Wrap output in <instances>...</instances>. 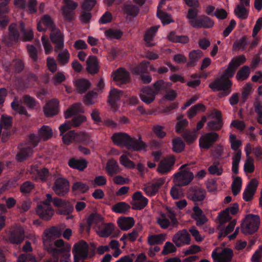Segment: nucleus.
Masks as SVG:
<instances>
[{"label": "nucleus", "instance_id": "c9c22d12", "mask_svg": "<svg viewBox=\"0 0 262 262\" xmlns=\"http://www.w3.org/2000/svg\"><path fill=\"white\" fill-rule=\"evenodd\" d=\"M117 224L121 230L126 231L134 226L135 221L132 217L123 216L118 219Z\"/></svg>", "mask_w": 262, "mask_h": 262}, {"label": "nucleus", "instance_id": "6ab92c4d", "mask_svg": "<svg viewBox=\"0 0 262 262\" xmlns=\"http://www.w3.org/2000/svg\"><path fill=\"white\" fill-rule=\"evenodd\" d=\"M113 79L117 85L122 87L129 82L130 74L127 71L120 68L114 73Z\"/></svg>", "mask_w": 262, "mask_h": 262}, {"label": "nucleus", "instance_id": "37998d69", "mask_svg": "<svg viewBox=\"0 0 262 262\" xmlns=\"http://www.w3.org/2000/svg\"><path fill=\"white\" fill-rule=\"evenodd\" d=\"M158 30V26H154L148 30L144 35V40L146 42L147 46L151 47L154 46L150 42L153 40L156 32Z\"/></svg>", "mask_w": 262, "mask_h": 262}, {"label": "nucleus", "instance_id": "c03bdc74", "mask_svg": "<svg viewBox=\"0 0 262 262\" xmlns=\"http://www.w3.org/2000/svg\"><path fill=\"white\" fill-rule=\"evenodd\" d=\"M20 32L22 34L21 39L24 41H31L34 37L33 32L32 30L26 31L23 23H20L19 25Z\"/></svg>", "mask_w": 262, "mask_h": 262}, {"label": "nucleus", "instance_id": "f03ea898", "mask_svg": "<svg viewBox=\"0 0 262 262\" xmlns=\"http://www.w3.org/2000/svg\"><path fill=\"white\" fill-rule=\"evenodd\" d=\"M189 24L195 29H211L214 25L213 19L208 16L203 14L198 15V10L195 9H189L186 15Z\"/></svg>", "mask_w": 262, "mask_h": 262}, {"label": "nucleus", "instance_id": "20e7f679", "mask_svg": "<svg viewBox=\"0 0 262 262\" xmlns=\"http://www.w3.org/2000/svg\"><path fill=\"white\" fill-rule=\"evenodd\" d=\"M62 234V231L60 229L56 227H52L47 229L44 232V236L43 237V245L46 247L48 252L49 249L52 246L57 249L61 248L62 246H66L63 240L61 239H57L55 241L53 238L59 237Z\"/></svg>", "mask_w": 262, "mask_h": 262}, {"label": "nucleus", "instance_id": "69168bd1", "mask_svg": "<svg viewBox=\"0 0 262 262\" xmlns=\"http://www.w3.org/2000/svg\"><path fill=\"white\" fill-rule=\"evenodd\" d=\"M234 13L241 19L247 18L248 15V11L246 8L239 5L236 6Z\"/></svg>", "mask_w": 262, "mask_h": 262}, {"label": "nucleus", "instance_id": "9b49d317", "mask_svg": "<svg viewBox=\"0 0 262 262\" xmlns=\"http://www.w3.org/2000/svg\"><path fill=\"white\" fill-rule=\"evenodd\" d=\"M219 135L213 132L202 135L199 139V146L201 148L208 149L217 140Z\"/></svg>", "mask_w": 262, "mask_h": 262}, {"label": "nucleus", "instance_id": "49530a36", "mask_svg": "<svg viewBox=\"0 0 262 262\" xmlns=\"http://www.w3.org/2000/svg\"><path fill=\"white\" fill-rule=\"evenodd\" d=\"M250 74V68L247 66H244L237 72L236 78L238 81H244L249 77Z\"/></svg>", "mask_w": 262, "mask_h": 262}, {"label": "nucleus", "instance_id": "2eb2a0df", "mask_svg": "<svg viewBox=\"0 0 262 262\" xmlns=\"http://www.w3.org/2000/svg\"><path fill=\"white\" fill-rule=\"evenodd\" d=\"M69 182L64 178H57L53 186L54 192L58 195L63 196L69 190Z\"/></svg>", "mask_w": 262, "mask_h": 262}, {"label": "nucleus", "instance_id": "2f4dec72", "mask_svg": "<svg viewBox=\"0 0 262 262\" xmlns=\"http://www.w3.org/2000/svg\"><path fill=\"white\" fill-rule=\"evenodd\" d=\"M68 165L71 168L83 171L87 167L88 162L83 159L72 158L68 161Z\"/></svg>", "mask_w": 262, "mask_h": 262}, {"label": "nucleus", "instance_id": "8fccbe9b", "mask_svg": "<svg viewBox=\"0 0 262 262\" xmlns=\"http://www.w3.org/2000/svg\"><path fill=\"white\" fill-rule=\"evenodd\" d=\"M124 11L128 15L135 17L138 15L140 8L135 5L126 4L124 6Z\"/></svg>", "mask_w": 262, "mask_h": 262}, {"label": "nucleus", "instance_id": "ea45409f", "mask_svg": "<svg viewBox=\"0 0 262 262\" xmlns=\"http://www.w3.org/2000/svg\"><path fill=\"white\" fill-rule=\"evenodd\" d=\"M149 64L150 62L148 61H142L138 65L134 68L133 71L138 75L147 73L149 71Z\"/></svg>", "mask_w": 262, "mask_h": 262}, {"label": "nucleus", "instance_id": "393cba45", "mask_svg": "<svg viewBox=\"0 0 262 262\" xmlns=\"http://www.w3.org/2000/svg\"><path fill=\"white\" fill-rule=\"evenodd\" d=\"M257 186L258 182L256 179H253L250 181L243 194V199L245 201L249 202L253 199Z\"/></svg>", "mask_w": 262, "mask_h": 262}, {"label": "nucleus", "instance_id": "bb28decb", "mask_svg": "<svg viewBox=\"0 0 262 262\" xmlns=\"http://www.w3.org/2000/svg\"><path fill=\"white\" fill-rule=\"evenodd\" d=\"M59 101L56 99H52L48 101L43 107V112L47 117H52L58 114Z\"/></svg>", "mask_w": 262, "mask_h": 262}, {"label": "nucleus", "instance_id": "c756f323", "mask_svg": "<svg viewBox=\"0 0 262 262\" xmlns=\"http://www.w3.org/2000/svg\"><path fill=\"white\" fill-rule=\"evenodd\" d=\"M156 93L154 90L148 86L144 87L141 90L140 97L142 101L146 104H150L155 99Z\"/></svg>", "mask_w": 262, "mask_h": 262}, {"label": "nucleus", "instance_id": "864d4df0", "mask_svg": "<svg viewBox=\"0 0 262 262\" xmlns=\"http://www.w3.org/2000/svg\"><path fill=\"white\" fill-rule=\"evenodd\" d=\"M172 149L177 153L182 151L185 148V144L180 137L174 138L172 141Z\"/></svg>", "mask_w": 262, "mask_h": 262}, {"label": "nucleus", "instance_id": "de8ad7c7", "mask_svg": "<svg viewBox=\"0 0 262 262\" xmlns=\"http://www.w3.org/2000/svg\"><path fill=\"white\" fill-rule=\"evenodd\" d=\"M249 43L247 36L244 35L234 42L233 49L234 50L241 49L242 51H244Z\"/></svg>", "mask_w": 262, "mask_h": 262}, {"label": "nucleus", "instance_id": "dca6fc26", "mask_svg": "<svg viewBox=\"0 0 262 262\" xmlns=\"http://www.w3.org/2000/svg\"><path fill=\"white\" fill-rule=\"evenodd\" d=\"M71 246L67 245L62 246L61 248L57 249L53 246L50 247L49 252L52 253L54 256H61L62 258L60 262H69L70 257Z\"/></svg>", "mask_w": 262, "mask_h": 262}, {"label": "nucleus", "instance_id": "79ce46f5", "mask_svg": "<svg viewBox=\"0 0 262 262\" xmlns=\"http://www.w3.org/2000/svg\"><path fill=\"white\" fill-rule=\"evenodd\" d=\"M168 39L173 42L186 43L189 42V38L186 35H177L174 31L171 32L168 36Z\"/></svg>", "mask_w": 262, "mask_h": 262}, {"label": "nucleus", "instance_id": "bf43d9fd", "mask_svg": "<svg viewBox=\"0 0 262 262\" xmlns=\"http://www.w3.org/2000/svg\"><path fill=\"white\" fill-rule=\"evenodd\" d=\"M206 110L205 106L202 103H198L192 106L188 111V117L192 118L199 111L205 112Z\"/></svg>", "mask_w": 262, "mask_h": 262}, {"label": "nucleus", "instance_id": "4d7b16f0", "mask_svg": "<svg viewBox=\"0 0 262 262\" xmlns=\"http://www.w3.org/2000/svg\"><path fill=\"white\" fill-rule=\"evenodd\" d=\"M11 105L12 108L19 114L24 115L27 117L29 116L26 108L20 105L19 102L16 100L15 99L11 102Z\"/></svg>", "mask_w": 262, "mask_h": 262}, {"label": "nucleus", "instance_id": "f8f14e48", "mask_svg": "<svg viewBox=\"0 0 262 262\" xmlns=\"http://www.w3.org/2000/svg\"><path fill=\"white\" fill-rule=\"evenodd\" d=\"M64 5L62 10L64 19L68 21H71L74 19V10L78 7V3L73 0H63Z\"/></svg>", "mask_w": 262, "mask_h": 262}, {"label": "nucleus", "instance_id": "412c9836", "mask_svg": "<svg viewBox=\"0 0 262 262\" xmlns=\"http://www.w3.org/2000/svg\"><path fill=\"white\" fill-rule=\"evenodd\" d=\"M36 212L40 217L45 221L50 220L54 213V210L51 205L47 203L38 204Z\"/></svg>", "mask_w": 262, "mask_h": 262}, {"label": "nucleus", "instance_id": "6e6552de", "mask_svg": "<svg viewBox=\"0 0 262 262\" xmlns=\"http://www.w3.org/2000/svg\"><path fill=\"white\" fill-rule=\"evenodd\" d=\"M53 136L52 128L48 125H42L38 132V135L31 134L29 136L30 142L34 146H37L41 140L45 141L51 139Z\"/></svg>", "mask_w": 262, "mask_h": 262}, {"label": "nucleus", "instance_id": "603ef678", "mask_svg": "<svg viewBox=\"0 0 262 262\" xmlns=\"http://www.w3.org/2000/svg\"><path fill=\"white\" fill-rule=\"evenodd\" d=\"M12 124V119L11 117L5 115H3L1 117L0 121V137L3 128L4 129H8V128L11 127Z\"/></svg>", "mask_w": 262, "mask_h": 262}, {"label": "nucleus", "instance_id": "b1692460", "mask_svg": "<svg viewBox=\"0 0 262 262\" xmlns=\"http://www.w3.org/2000/svg\"><path fill=\"white\" fill-rule=\"evenodd\" d=\"M54 205L58 208V212L60 214H69L74 209L73 206L70 202L61 199H55L54 200Z\"/></svg>", "mask_w": 262, "mask_h": 262}, {"label": "nucleus", "instance_id": "0eeeda50", "mask_svg": "<svg viewBox=\"0 0 262 262\" xmlns=\"http://www.w3.org/2000/svg\"><path fill=\"white\" fill-rule=\"evenodd\" d=\"M259 223V216L249 214L242 224V232L245 234H252L258 230Z\"/></svg>", "mask_w": 262, "mask_h": 262}, {"label": "nucleus", "instance_id": "a18cd8bd", "mask_svg": "<svg viewBox=\"0 0 262 262\" xmlns=\"http://www.w3.org/2000/svg\"><path fill=\"white\" fill-rule=\"evenodd\" d=\"M104 34L107 38L110 40L119 39L123 35V32L120 30L114 29H107L105 31Z\"/></svg>", "mask_w": 262, "mask_h": 262}, {"label": "nucleus", "instance_id": "13d9d810", "mask_svg": "<svg viewBox=\"0 0 262 262\" xmlns=\"http://www.w3.org/2000/svg\"><path fill=\"white\" fill-rule=\"evenodd\" d=\"M35 185L30 181H26L20 186L19 190L24 194H29L34 189Z\"/></svg>", "mask_w": 262, "mask_h": 262}, {"label": "nucleus", "instance_id": "5701e85b", "mask_svg": "<svg viewBox=\"0 0 262 262\" xmlns=\"http://www.w3.org/2000/svg\"><path fill=\"white\" fill-rule=\"evenodd\" d=\"M175 162L176 159L174 156L167 157L160 162L157 170L163 174L168 173L172 169Z\"/></svg>", "mask_w": 262, "mask_h": 262}, {"label": "nucleus", "instance_id": "f3484780", "mask_svg": "<svg viewBox=\"0 0 262 262\" xmlns=\"http://www.w3.org/2000/svg\"><path fill=\"white\" fill-rule=\"evenodd\" d=\"M131 204L132 208L134 210L143 209L148 203V199L144 196L141 191L135 192L132 196Z\"/></svg>", "mask_w": 262, "mask_h": 262}, {"label": "nucleus", "instance_id": "4be33fe9", "mask_svg": "<svg viewBox=\"0 0 262 262\" xmlns=\"http://www.w3.org/2000/svg\"><path fill=\"white\" fill-rule=\"evenodd\" d=\"M238 211V205L237 203H234L233 205L227 208L225 210L222 211L219 215V221L221 225L229 222L231 220V216L230 213L234 215Z\"/></svg>", "mask_w": 262, "mask_h": 262}, {"label": "nucleus", "instance_id": "052dcab7", "mask_svg": "<svg viewBox=\"0 0 262 262\" xmlns=\"http://www.w3.org/2000/svg\"><path fill=\"white\" fill-rule=\"evenodd\" d=\"M34 171L36 172L37 177L42 182H46L48 178L51 176V173L48 169L46 168L41 169L36 168L34 169Z\"/></svg>", "mask_w": 262, "mask_h": 262}, {"label": "nucleus", "instance_id": "39448f33", "mask_svg": "<svg viewBox=\"0 0 262 262\" xmlns=\"http://www.w3.org/2000/svg\"><path fill=\"white\" fill-rule=\"evenodd\" d=\"M194 178V175L188 164L182 165L179 171L173 174V181L178 185L185 186L189 184Z\"/></svg>", "mask_w": 262, "mask_h": 262}, {"label": "nucleus", "instance_id": "9d476101", "mask_svg": "<svg viewBox=\"0 0 262 262\" xmlns=\"http://www.w3.org/2000/svg\"><path fill=\"white\" fill-rule=\"evenodd\" d=\"M74 255V262L77 260H85L88 258V244L84 241L76 243L72 250Z\"/></svg>", "mask_w": 262, "mask_h": 262}, {"label": "nucleus", "instance_id": "e433bc0d", "mask_svg": "<svg viewBox=\"0 0 262 262\" xmlns=\"http://www.w3.org/2000/svg\"><path fill=\"white\" fill-rule=\"evenodd\" d=\"M124 95V92L115 88L111 89L108 96V103L112 107H115L116 102Z\"/></svg>", "mask_w": 262, "mask_h": 262}, {"label": "nucleus", "instance_id": "f704fd0d", "mask_svg": "<svg viewBox=\"0 0 262 262\" xmlns=\"http://www.w3.org/2000/svg\"><path fill=\"white\" fill-rule=\"evenodd\" d=\"M105 169L110 176H113L120 172L119 165L115 159H109L106 164Z\"/></svg>", "mask_w": 262, "mask_h": 262}, {"label": "nucleus", "instance_id": "5fc2aeb1", "mask_svg": "<svg viewBox=\"0 0 262 262\" xmlns=\"http://www.w3.org/2000/svg\"><path fill=\"white\" fill-rule=\"evenodd\" d=\"M165 239V235L160 234L158 235H150L148 237V243L149 245L161 244Z\"/></svg>", "mask_w": 262, "mask_h": 262}, {"label": "nucleus", "instance_id": "f257e3e1", "mask_svg": "<svg viewBox=\"0 0 262 262\" xmlns=\"http://www.w3.org/2000/svg\"><path fill=\"white\" fill-rule=\"evenodd\" d=\"M246 61L245 55H241L233 58L228 64L227 69L224 74L211 83L209 86L213 91H223L220 93V97H226L231 92L232 81L229 78L234 76L237 68Z\"/></svg>", "mask_w": 262, "mask_h": 262}, {"label": "nucleus", "instance_id": "4c0bfd02", "mask_svg": "<svg viewBox=\"0 0 262 262\" xmlns=\"http://www.w3.org/2000/svg\"><path fill=\"white\" fill-rule=\"evenodd\" d=\"M82 104L80 103H76L73 104L71 107L68 108L64 113L66 119L71 118L73 115L79 113H83Z\"/></svg>", "mask_w": 262, "mask_h": 262}, {"label": "nucleus", "instance_id": "ddd939ff", "mask_svg": "<svg viewBox=\"0 0 262 262\" xmlns=\"http://www.w3.org/2000/svg\"><path fill=\"white\" fill-rule=\"evenodd\" d=\"M50 37L51 41L55 45V50H61L64 47V35L57 27L51 31Z\"/></svg>", "mask_w": 262, "mask_h": 262}, {"label": "nucleus", "instance_id": "7c9ffc66", "mask_svg": "<svg viewBox=\"0 0 262 262\" xmlns=\"http://www.w3.org/2000/svg\"><path fill=\"white\" fill-rule=\"evenodd\" d=\"M14 3L15 5L18 6L21 9H25L27 7L31 13H34L37 11L36 0H29L28 4L26 0H15Z\"/></svg>", "mask_w": 262, "mask_h": 262}, {"label": "nucleus", "instance_id": "c85d7f7f", "mask_svg": "<svg viewBox=\"0 0 262 262\" xmlns=\"http://www.w3.org/2000/svg\"><path fill=\"white\" fill-rule=\"evenodd\" d=\"M24 239L25 233L21 228H16L10 232L9 240L11 243L18 245L22 243Z\"/></svg>", "mask_w": 262, "mask_h": 262}, {"label": "nucleus", "instance_id": "cd10ccee", "mask_svg": "<svg viewBox=\"0 0 262 262\" xmlns=\"http://www.w3.org/2000/svg\"><path fill=\"white\" fill-rule=\"evenodd\" d=\"M205 191L198 186L192 187L188 194L189 198L194 202L203 201L205 198Z\"/></svg>", "mask_w": 262, "mask_h": 262}, {"label": "nucleus", "instance_id": "a19ab883", "mask_svg": "<svg viewBox=\"0 0 262 262\" xmlns=\"http://www.w3.org/2000/svg\"><path fill=\"white\" fill-rule=\"evenodd\" d=\"M19 28L15 23L11 24L9 27V37L11 41H17L20 38Z\"/></svg>", "mask_w": 262, "mask_h": 262}, {"label": "nucleus", "instance_id": "4468645a", "mask_svg": "<svg viewBox=\"0 0 262 262\" xmlns=\"http://www.w3.org/2000/svg\"><path fill=\"white\" fill-rule=\"evenodd\" d=\"M190 235L186 229L179 231L172 237V241L178 247L190 244Z\"/></svg>", "mask_w": 262, "mask_h": 262}, {"label": "nucleus", "instance_id": "473e14b6", "mask_svg": "<svg viewBox=\"0 0 262 262\" xmlns=\"http://www.w3.org/2000/svg\"><path fill=\"white\" fill-rule=\"evenodd\" d=\"M87 71L91 74H96L99 71V66L97 58L96 56L91 55L86 60Z\"/></svg>", "mask_w": 262, "mask_h": 262}, {"label": "nucleus", "instance_id": "72a5a7b5", "mask_svg": "<svg viewBox=\"0 0 262 262\" xmlns=\"http://www.w3.org/2000/svg\"><path fill=\"white\" fill-rule=\"evenodd\" d=\"M74 84L78 93L83 94L90 88V82L85 79H78L74 81Z\"/></svg>", "mask_w": 262, "mask_h": 262}, {"label": "nucleus", "instance_id": "680f3d73", "mask_svg": "<svg viewBox=\"0 0 262 262\" xmlns=\"http://www.w3.org/2000/svg\"><path fill=\"white\" fill-rule=\"evenodd\" d=\"M70 57L69 51L66 49L58 54L57 60L60 64L64 66L69 62Z\"/></svg>", "mask_w": 262, "mask_h": 262}, {"label": "nucleus", "instance_id": "1a4fd4ad", "mask_svg": "<svg viewBox=\"0 0 262 262\" xmlns=\"http://www.w3.org/2000/svg\"><path fill=\"white\" fill-rule=\"evenodd\" d=\"M33 144H32L28 139V143H21L18 145V151L16 155V160L17 162H23L30 158L34 151Z\"/></svg>", "mask_w": 262, "mask_h": 262}, {"label": "nucleus", "instance_id": "09e8293b", "mask_svg": "<svg viewBox=\"0 0 262 262\" xmlns=\"http://www.w3.org/2000/svg\"><path fill=\"white\" fill-rule=\"evenodd\" d=\"M63 133L60 135L62 136V141L64 144H69L72 142H77V134L74 130H70L66 134Z\"/></svg>", "mask_w": 262, "mask_h": 262}, {"label": "nucleus", "instance_id": "7ed1b4c3", "mask_svg": "<svg viewBox=\"0 0 262 262\" xmlns=\"http://www.w3.org/2000/svg\"><path fill=\"white\" fill-rule=\"evenodd\" d=\"M111 139L115 145L125 146L129 150L139 151L144 147L142 143H138L136 139L131 138L125 133H115L112 135Z\"/></svg>", "mask_w": 262, "mask_h": 262}, {"label": "nucleus", "instance_id": "aec40b11", "mask_svg": "<svg viewBox=\"0 0 262 262\" xmlns=\"http://www.w3.org/2000/svg\"><path fill=\"white\" fill-rule=\"evenodd\" d=\"M86 117L83 115H78L74 117L71 121H67L62 124L59 127L60 132L62 135L67 132L73 126L78 127L86 121Z\"/></svg>", "mask_w": 262, "mask_h": 262}, {"label": "nucleus", "instance_id": "423d86ee", "mask_svg": "<svg viewBox=\"0 0 262 262\" xmlns=\"http://www.w3.org/2000/svg\"><path fill=\"white\" fill-rule=\"evenodd\" d=\"M166 209V213H161L160 216L157 219V224L163 229H167L169 226L177 227L179 222L174 209L170 208H167Z\"/></svg>", "mask_w": 262, "mask_h": 262}, {"label": "nucleus", "instance_id": "58836bf2", "mask_svg": "<svg viewBox=\"0 0 262 262\" xmlns=\"http://www.w3.org/2000/svg\"><path fill=\"white\" fill-rule=\"evenodd\" d=\"M203 56V52L200 50H194L189 54V61L187 63V67H194L197 62Z\"/></svg>", "mask_w": 262, "mask_h": 262}, {"label": "nucleus", "instance_id": "a211bd4d", "mask_svg": "<svg viewBox=\"0 0 262 262\" xmlns=\"http://www.w3.org/2000/svg\"><path fill=\"white\" fill-rule=\"evenodd\" d=\"M56 28L53 19L48 14L43 15L38 22L37 26V30L41 32H45L47 29L51 31Z\"/></svg>", "mask_w": 262, "mask_h": 262}, {"label": "nucleus", "instance_id": "3c124183", "mask_svg": "<svg viewBox=\"0 0 262 262\" xmlns=\"http://www.w3.org/2000/svg\"><path fill=\"white\" fill-rule=\"evenodd\" d=\"M130 208V206L128 204L121 202L113 206L112 210L116 213H125L129 211Z\"/></svg>", "mask_w": 262, "mask_h": 262}, {"label": "nucleus", "instance_id": "a878e982", "mask_svg": "<svg viewBox=\"0 0 262 262\" xmlns=\"http://www.w3.org/2000/svg\"><path fill=\"white\" fill-rule=\"evenodd\" d=\"M5 205L0 204V230L4 228L5 225V216L4 215L7 212V208L11 209L16 204V201L13 198H9L6 201Z\"/></svg>", "mask_w": 262, "mask_h": 262}, {"label": "nucleus", "instance_id": "338daca9", "mask_svg": "<svg viewBox=\"0 0 262 262\" xmlns=\"http://www.w3.org/2000/svg\"><path fill=\"white\" fill-rule=\"evenodd\" d=\"M10 67L15 72L19 73L23 71L25 64L21 60L17 59L13 60Z\"/></svg>", "mask_w": 262, "mask_h": 262}, {"label": "nucleus", "instance_id": "e2e57ef3", "mask_svg": "<svg viewBox=\"0 0 262 262\" xmlns=\"http://www.w3.org/2000/svg\"><path fill=\"white\" fill-rule=\"evenodd\" d=\"M221 261L230 262L233 256V250L230 248H225L221 253Z\"/></svg>", "mask_w": 262, "mask_h": 262}, {"label": "nucleus", "instance_id": "6e6d98bb", "mask_svg": "<svg viewBox=\"0 0 262 262\" xmlns=\"http://www.w3.org/2000/svg\"><path fill=\"white\" fill-rule=\"evenodd\" d=\"M72 189L73 192L84 193L89 189V186L81 182H76L73 184Z\"/></svg>", "mask_w": 262, "mask_h": 262}, {"label": "nucleus", "instance_id": "774afa93", "mask_svg": "<svg viewBox=\"0 0 262 262\" xmlns=\"http://www.w3.org/2000/svg\"><path fill=\"white\" fill-rule=\"evenodd\" d=\"M77 142H81L85 145H90L92 142L90 136L84 133L77 134Z\"/></svg>", "mask_w": 262, "mask_h": 262}, {"label": "nucleus", "instance_id": "0e129e2a", "mask_svg": "<svg viewBox=\"0 0 262 262\" xmlns=\"http://www.w3.org/2000/svg\"><path fill=\"white\" fill-rule=\"evenodd\" d=\"M242 184V180L240 177H237L234 179L232 183V191L234 195H237L239 193L241 190Z\"/></svg>", "mask_w": 262, "mask_h": 262}]
</instances>
